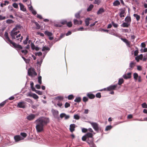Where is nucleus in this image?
I'll return each mask as SVG.
<instances>
[{"instance_id": "obj_1", "label": "nucleus", "mask_w": 147, "mask_h": 147, "mask_svg": "<svg viewBox=\"0 0 147 147\" xmlns=\"http://www.w3.org/2000/svg\"><path fill=\"white\" fill-rule=\"evenodd\" d=\"M49 118L42 117H39L36 120L34 123L36 124V131L40 133L44 131V127L49 123Z\"/></svg>"}, {"instance_id": "obj_2", "label": "nucleus", "mask_w": 147, "mask_h": 147, "mask_svg": "<svg viewBox=\"0 0 147 147\" xmlns=\"http://www.w3.org/2000/svg\"><path fill=\"white\" fill-rule=\"evenodd\" d=\"M93 134L91 133L88 132L83 136L82 138L83 141H86L88 143H91L94 142Z\"/></svg>"}, {"instance_id": "obj_3", "label": "nucleus", "mask_w": 147, "mask_h": 147, "mask_svg": "<svg viewBox=\"0 0 147 147\" xmlns=\"http://www.w3.org/2000/svg\"><path fill=\"white\" fill-rule=\"evenodd\" d=\"M90 123L95 131L96 132L101 131L102 130L101 127L97 123L91 122Z\"/></svg>"}, {"instance_id": "obj_4", "label": "nucleus", "mask_w": 147, "mask_h": 147, "mask_svg": "<svg viewBox=\"0 0 147 147\" xmlns=\"http://www.w3.org/2000/svg\"><path fill=\"white\" fill-rule=\"evenodd\" d=\"M9 44H11L12 45L13 47L17 50H20L22 49V47L20 45L16 44V43L11 41Z\"/></svg>"}, {"instance_id": "obj_5", "label": "nucleus", "mask_w": 147, "mask_h": 147, "mask_svg": "<svg viewBox=\"0 0 147 147\" xmlns=\"http://www.w3.org/2000/svg\"><path fill=\"white\" fill-rule=\"evenodd\" d=\"M51 112L54 117L58 119H59V117L58 116L59 111L57 110L52 109Z\"/></svg>"}, {"instance_id": "obj_6", "label": "nucleus", "mask_w": 147, "mask_h": 147, "mask_svg": "<svg viewBox=\"0 0 147 147\" xmlns=\"http://www.w3.org/2000/svg\"><path fill=\"white\" fill-rule=\"evenodd\" d=\"M26 103L24 101L20 102L18 103L17 107L18 108H24L26 107Z\"/></svg>"}, {"instance_id": "obj_7", "label": "nucleus", "mask_w": 147, "mask_h": 147, "mask_svg": "<svg viewBox=\"0 0 147 147\" xmlns=\"http://www.w3.org/2000/svg\"><path fill=\"white\" fill-rule=\"evenodd\" d=\"M28 74L29 76H32L33 75L36 76L37 75L34 69H29L28 71Z\"/></svg>"}, {"instance_id": "obj_8", "label": "nucleus", "mask_w": 147, "mask_h": 147, "mask_svg": "<svg viewBox=\"0 0 147 147\" xmlns=\"http://www.w3.org/2000/svg\"><path fill=\"white\" fill-rule=\"evenodd\" d=\"M36 116V115L30 114L26 117V118L28 120L31 121L35 119Z\"/></svg>"}, {"instance_id": "obj_9", "label": "nucleus", "mask_w": 147, "mask_h": 147, "mask_svg": "<svg viewBox=\"0 0 147 147\" xmlns=\"http://www.w3.org/2000/svg\"><path fill=\"white\" fill-rule=\"evenodd\" d=\"M4 36L5 37V41L8 43H9L10 42H11V40L9 38L8 36V33L7 32H5L4 34Z\"/></svg>"}, {"instance_id": "obj_10", "label": "nucleus", "mask_w": 147, "mask_h": 147, "mask_svg": "<svg viewBox=\"0 0 147 147\" xmlns=\"http://www.w3.org/2000/svg\"><path fill=\"white\" fill-rule=\"evenodd\" d=\"M117 86V84L111 85L107 88V91H109L112 90H115Z\"/></svg>"}, {"instance_id": "obj_11", "label": "nucleus", "mask_w": 147, "mask_h": 147, "mask_svg": "<svg viewBox=\"0 0 147 147\" xmlns=\"http://www.w3.org/2000/svg\"><path fill=\"white\" fill-rule=\"evenodd\" d=\"M16 31L12 30L11 32L10 35L13 39H16V36L18 34L16 32Z\"/></svg>"}, {"instance_id": "obj_12", "label": "nucleus", "mask_w": 147, "mask_h": 147, "mask_svg": "<svg viewBox=\"0 0 147 147\" xmlns=\"http://www.w3.org/2000/svg\"><path fill=\"white\" fill-rule=\"evenodd\" d=\"M22 28V26L20 24H17L15 27L13 29V30L16 31L18 30L21 29Z\"/></svg>"}, {"instance_id": "obj_13", "label": "nucleus", "mask_w": 147, "mask_h": 147, "mask_svg": "<svg viewBox=\"0 0 147 147\" xmlns=\"http://www.w3.org/2000/svg\"><path fill=\"white\" fill-rule=\"evenodd\" d=\"M130 25V24L127 22H123L121 25V27L123 28H128Z\"/></svg>"}, {"instance_id": "obj_14", "label": "nucleus", "mask_w": 147, "mask_h": 147, "mask_svg": "<svg viewBox=\"0 0 147 147\" xmlns=\"http://www.w3.org/2000/svg\"><path fill=\"white\" fill-rule=\"evenodd\" d=\"M75 124L74 123L70 125L69 130L71 132H72L75 130Z\"/></svg>"}, {"instance_id": "obj_15", "label": "nucleus", "mask_w": 147, "mask_h": 147, "mask_svg": "<svg viewBox=\"0 0 147 147\" xmlns=\"http://www.w3.org/2000/svg\"><path fill=\"white\" fill-rule=\"evenodd\" d=\"M136 64V63L135 62H134V61H131L130 62L129 64V69H132V68H133L135 66Z\"/></svg>"}, {"instance_id": "obj_16", "label": "nucleus", "mask_w": 147, "mask_h": 147, "mask_svg": "<svg viewBox=\"0 0 147 147\" xmlns=\"http://www.w3.org/2000/svg\"><path fill=\"white\" fill-rule=\"evenodd\" d=\"M127 75L126 74H124L123 75V77L125 79H127L130 78L131 77V73L130 72L128 73L127 74Z\"/></svg>"}, {"instance_id": "obj_17", "label": "nucleus", "mask_w": 147, "mask_h": 147, "mask_svg": "<svg viewBox=\"0 0 147 147\" xmlns=\"http://www.w3.org/2000/svg\"><path fill=\"white\" fill-rule=\"evenodd\" d=\"M105 11V10L102 8H99L98 11L97 12V14L99 15L102 14Z\"/></svg>"}, {"instance_id": "obj_18", "label": "nucleus", "mask_w": 147, "mask_h": 147, "mask_svg": "<svg viewBox=\"0 0 147 147\" xmlns=\"http://www.w3.org/2000/svg\"><path fill=\"white\" fill-rule=\"evenodd\" d=\"M19 5L20 6V9L23 11H26V8L24 7V5L21 3H19Z\"/></svg>"}, {"instance_id": "obj_19", "label": "nucleus", "mask_w": 147, "mask_h": 147, "mask_svg": "<svg viewBox=\"0 0 147 147\" xmlns=\"http://www.w3.org/2000/svg\"><path fill=\"white\" fill-rule=\"evenodd\" d=\"M82 21L80 20L79 21L77 19H74V23L75 25H79L82 24Z\"/></svg>"}, {"instance_id": "obj_20", "label": "nucleus", "mask_w": 147, "mask_h": 147, "mask_svg": "<svg viewBox=\"0 0 147 147\" xmlns=\"http://www.w3.org/2000/svg\"><path fill=\"white\" fill-rule=\"evenodd\" d=\"M125 21L126 22H128L130 24L131 21V19L130 16H127L125 19Z\"/></svg>"}, {"instance_id": "obj_21", "label": "nucleus", "mask_w": 147, "mask_h": 147, "mask_svg": "<svg viewBox=\"0 0 147 147\" xmlns=\"http://www.w3.org/2000/svg\"><path fill=\"white\" fill-rule=\"evenodd\" d=\"M120 4V3L119 1L118 0H116L113 2V5L114 6H117L119 5Z\"/></svg>"}, {"instance_id": "obj_22", "label": "nucleus", "mask_w": 147, "mask_h": 147, "mask_svg": "<svg viewBox=\"0 0 147 147\" xmlns=\"http://www.w3.org/2000/svg\"><path fill=\"white\" fill-rule=\"evenodd\" d=\"M14 138L15 141L16 142H18L21 140V137L19 135H17L15 136Z\"/></svg>"}, {"instance_id": "obj_23", "label": "nucleus", "mask_w": 147, "mask_h": 147, "mask_svg": "<svg viewBox=\"0 0 147 147\" xmlns=\"http://www.w3.org/2000/svg\"><path fill=\"white\" fill-rule=\"evenodd\" d=\"M91 19L89 18H88L85 20V25L86 26H88L89 24V21Z\"/></svg>"}, {"instance_id": "obj_24", "label": "nucleus", "mask_w": 147, "mask_h": 147, "mask_svg": "<svg viewBox=\"0 0 147 147\" xmlns=\"http://www.w3.org/2000/svg\"><path fill=\"white\" fill-rule=\"evenodd\" d=\"M87 95L90 99H93L95 97V95L92 94L88 93Z\"/></svg>"}, {"instance_id": "obj_25", "label": "nucleus", "mask_w": 147, "mask_h": 147, "mask_svg": "<svg viewBox=\"0 0 147 147\" xmlns=\"http://www.w3.org/2000/svg\"><path fill=\"white\" fill-rule=\"evenodd\" d=\"M81 11H79L78 12L76 13L75 15V17L77 19H80V14Z\"/></svg>"}, {"instance_id": "obj_26", "label": "nucleus", "mask_w": 147, "mask_h": 147, "mask_svg": "<svg viewBox=\"0 0 147 147\" xmlns=\"http://www.w3.org/2000/svg\"><path fill=\"white\" fill-rule=\"evenodd\" d=\"M44 34L45 35L49 36H51L52 35V33L51 32L47 31H45Z\"/></svg>"}, {"instance_id": "obj_27", "label": "nucleus", "mask_w": 147, "mask_h": 147, "mask_svg": "<svg viewBox=\"0 0 147 147\" xmlns=\"http://www.w3.org/2000/svg\"><path fill=\"white\" fill-rule=\"evenodd\" d=\"M134 78L135 81H136L137 80V78L139 77L138 74L137 73H135L134 74Z\"/></svg>"}, {"instance_id": "obj_28", "label": "nucleus", "mask_w": 147, "mask_h": 147, "mask_svg": "<svg viewBox=\"0 0 147 147\" xmlns=\"http://www.w3.org/2000/svg\"><path fill=\"white\" fill-rule=\"evenodd\" d=\"M94 7L93 5L91 4H90L89 7L87 8V10L88 11H91Z\"/></svg>"}, {"instance_id": "obj_29", "label": "nucleus", "mask_w": 147, "mask_h": 147, "mask_svg": "<svg viewBox=\"0 0 147 147\" xmlns=\"http://www.w3.org/2000/svg\"><path fill=\"white\" fill-rule=\"evenodd\" d=\"M81 100V98L80 97H76V99L74 100V101L77 102H80Z\"/></svg>"}, {"instance_id": "obj_30", "label": "nucleus", "mask_w": 147, "mask_h": 147, "mask_svg": "<svg viewBox=\"0 0 147 147\" xmlns=\"http://www.w3.org/2000/svg\"><path fill=\"white\" fill-rule=\"evenodd\" d=\"M9 3V2L8 1H4V3H1L0 4V5L1 7H3V5H8Z\"/></svg>"}, {"instance_id": "obj_31", "label": "nucleus", "mask_w": 147, "mask_h": 147, "mask_svg": "<svg viewBox=\"0 0 147 147\" xmlns=\"http://www.w3.org/2000/svg\"><path fill=\"white\" fill-rule=\"evenodd\" d=\"M134 17H135L137 21H138L140 19V16L137 14H134L133 15Z\"/></svg>"}, {"instance_id": "obj_32", "label": "nucleus", "mask_w": 147, "mask_h": 147, "mask_svg": "<svg viewBox=\"0 0 147 147\" xmlns=\"http://www.w3.org/2000/svg\"><path fill=\"white\" fill-rule=\"evenodd\" d=\"M50 50V49L48 47H47L46 46H45L43 47L42 49V51H44L45 50L49 51Z\"/></svg>"}, {"instance_id": "obj_33", "label": "nucleus", "mask_w": 147, "mask_h": 147, "mask_svg": "<svg viewBox=\"0 0 147 147\" xmlns=\"http://www.w3.org/2000/svg\"><path fill=\"white\" fill-rule=\"evenodd\" d=\"M124 81L123 79L120 78L117 84H118L120 85Z\"/></svg>"}, {"instance_id": "obj_34", "label": "nucleus", "mask_w": 147, "mask_h": 147, "mask_svg": "<svg viewBox=\"0 0 147 147\" xmlns=\"http://www.w3.org/2000/svg\"><path fill=\"white\" fill-rule=\"evenodd\" d=\"M6 22L8 24L12 23L14 22V21L12 20L8 19L6 21Z\"/></svg>"}, {"instance_id": "obj_35", "label": "nucleus", "mask_w": 147, "mask_h": 147, "mask_svg": "<svg viewBox=\"0 0 147 147\" xmlns=\"http://www.w3.org/2000/svg\"><path fill=\"white\" fill-rule=\"evenodd\" d=\"M38 82L40 84H42V77L41 76H38Z\"/></svg>"}, {"instance_id": "obj_36", "label": "nucleus", "mask_w": 147, "mask_h": 147, "mask_svg": "<svg viewBox=\"0 0 147 147\" xmlns=\"http://www.w3.org/2000/svg\"><path fill=\"white\" fill-rule=\"evenodd\" d=\"M29 40V36H28L25 40H24L23 42V43L24 45H26L27 44V41Z\"/></svg>"}, {"instance_id": "obj_37", "label": "nucleus", "mask_w": 147, "mask_h": 147, "mask_svg": "<svg viewBox=\"0 0 147 147\" xmlns=\"http://www.w3.org/2000/svg\"><path fill=\"white\" fill-rule=\"evenodd\" d=\"M112 128V127L111 125H108L105 128V130L108 131L109 130H110Z\"/></svg>"}, {"instance_id": "obj_38", "label": "nucleus", "mask_w": 147, "mask_h": 147, "mask_svg": "<svg viewBox=\"0 0 147 147\" xmlns=\"http://www.w3.org/2000/svg\"><path fill=\"white\" fill-rule=\"evenodd\" d=\"M111 24L115 28H117L118 26V24L115 23L113 21L111 22Z\"/></svg>"}, {"instance_id": "obj_39", "label": "nucleus", "mask_w": 147, "mask_h": 147, "mask_svg": "<svg viewBox=\"0 0 147 147\" xmlns=\"http://www.w3.org/2000/svg\"><path fill=\"white\" fill-rule=\"evenodd\" d=\"M32 97L35 99H37L38 98V95L34 93L32 94Z\"/></svg>"}, {"instance_id": "obj_40", "label": "nucleus", "mask_w": 147, "mask_h": 147, "mask_svg": "<svg viewBox=\"0 0 147 147\" xmlns=\"http://www.w3.org/2000/svg\"><path fill=\"white\" fill-rule=\"evenodd\" d=\"M34 23L36 26V28L38 29H40V25L36 22H35Z\"/></svg>"}, {"instance_id": "obj_41", "label": "nucleus", "mask_w": 147, "mask_h": 147, "mask_svg": "<svg viewBox=\"0 0 147 147\" xmlns=\"http://www.w3.org/2000/svg\"><path fill=\"white\" fill-rule=\"evenodd\" d=\"M121 11V12H120L119 14H123L125 13V10L123 9V8H121L119 9Z\"/></svg>"}, {"instance_id": "obj_42", "label": "nucleus", "mask_w": 147, "mask_h": 147, "mask_svg": "<svg viewBox=\"0 0 147 147\" xmlns=\"http://www.w3.org/2000/svg\"><path fill=\"white\" fill-rule=\"evenodd\" d=\"M74 118L76 120H78L80 118V117L77 114H75L74 116Z\"/></svg>"}, {"instance_id": "obj_43", "label": "nucleus", "mask_w": 147, "mask_h": 147, "mask_svg": "<svg viewBox=\"0 0 147 147\" xmlns=\"http://www.w3.org/2000/svg\"><path fill=\"white\" fill-rule=\"evenodd\" d=\"M74 98V96L73 95L71 94L69 95L68 96V99L69 100L73 99Z\"/></svg>"}, {"instance_id": "obj_44", "label": "nucleus", "mask_w": 147, "mask_h": 147, "mask_svg": "<svg viewBox=\"0 0 147 147\" xmlns=\"http://www.w3.org/2000/svg\"><path fill=\"white\" fill-rule=\"evenodd\" d=\"M88 144L90 145V147H96L94 142H92V143H89Z\"/></svg>"}, {"instance_id": "obj_45", "label": "nucleus", "mask_w": 147, "mask_h": 147, "mask_svg": "<svg viewBox=\"0 0 147 147\" xmlns=\"http://www.w3.org/2000/svg\"><path fill=\"white\" fill-rule=\"evenodd\" d=\"M7 101V100H5V101H3V102H2L0 104V106L1 107H3L4 106V105L5 104V103H6Z\"/></svg>"}, {"instance_id": "obj_46", "label": "nucleus", "mask_w": 147, "mask_h": 147, "mask_svg": "<svg viewBox=\"0 0 147 147\" xmlns=\"http://www.w3.org/2000/svg\"><path fill=\"white\" fill-rule=\"evenodd\" d=\"M96 96L98 98H100L101 97V93L100 92H98L96 94Z\"/></svg>"}, {"instance_id": "obj_47", "label": "nucleus", "mask_w": 147, "mask_h": 147, "mask_svg": "<svg viewBox=\"0 0 147 147\" xmlns=\"http://www.w3.org/2000/svg\"><path fill=\"white\" fill-rule=\"evenodd\" d=\"M21 52L22 53L24 54L25 55H26L28 53V51L26 49L22 50Z\"/></svg>"}, {"instance_id": "obj_48", "label": "nucleus", "mask_w": 147, "mask_h": 147, "mask_svg": "<svg viewBox=\"0 0 147 147\" xmlns=\"http://www.w3.org/2000/svg\"><path fill=\"white\" fill-rule=\"evenodd\" d=\"M142 106L143 108H147V104L145 102L142 103Z\"/></svg>"}, {"instance_id": "obj_49", "label": "nucleus", "mask_w": 147, "mask_h": 147, "mask_svg": "<svg viewBox=\"0 0 147 147\" xmlns=\"http://www.w3.org/2000/svg\"><path fill=\"white\" fill-rule=\"evenodd\" d=\"M12 5L15 8H18V4L16 3H13Z\"/></svg>"}, {"instance_id": "obj_50", "label": "nucleus", "mask_w": 147, "mask_h": 147, "mask_svg": "<svg viewBox=\"0 0 147 147\" xmlns=\"http://www.w3.org/2000/svg\"><path fill=\"white\" fill-rule=\"evenodd\" d=\"M35 92L39 95H42V92L40 90H36Z\"/></svg>"}, {"instance_id": "obj_51", "label": "nucleus", "mask_w": 147, "mask_h": 147, "mask_svg": "<svg viewBox=\"0 0 147 147\" xmlns=\"http://www.w3.org/2000/svg\"><path fill=\"white\" fill-rule=\"evenodd\" d=\"M56 98L58 100H63V97L60 96H58L57 98Z\"/></svg>"}, {"instance_id": "obj_52", "label": "nucleus", "mask_w": 147, "mask_h": 147, "mask_svg": "<svg viewBox=\"0 0 147 147\" xmlns=\"http://www.w3.org/2000/svg\"><path fill=\"white\" fill-rule=\"evenodd\" d=\"M70 106V104L68 103L67 102H66L65 105V108H67L69 107Z\"/></svg>"}, {"instance_id": "obj_53", "label": "nucleus", "mask_w": 147, "mask_h": 147, "mask_svg": "<svg viewBox=\"0 0 147 147\" xmlns=\"http://www.w3.org/2000/svg\"><path fill=\"white\" fill-rule=\"evenodd\" d=\"M31 47L32 49V50L35 49V48L36 47H35L34 44L32 42L31 43Z\"/></svg>"}, {"instance_id": "obj_54", "label": "nucleus", "mask_w": 147, "mask_h": 147, "mask_svg": "<svg viewBox=\"0 0 147 147\" xmlns=\"http://www.w3.org/2000/svg\"><path fill=\"white\" fill-rule=\"evenodd\" d=\"M67 25L68 27H71L72 26V23L71 22H69L67 23Z\"/></svg>"}, {"instance_id": "obj_55", "label": "nucleus", "mask_w": 147, "mask_h": 147, "mask_svg": "<svg viewBox=\"0 0 147 147\" xmlns=\"http://www.w3.org/2000/svg\"><path fill=\"white\" fill-rule=\"evenodd\" d=\"M65 36V34H61L58 39V40H60L61 38Z\"/></svg>"}, {"instance_id": "obj_56", "label": "nucleus", "mask_w": 147, "mask_h": 147, "mask_svg": "<svg viewBox=\"0 0 147 147\" xmlns=\"http://www.w3.org/2000/svg\"><path fill=\"white\" fill-rule=\"evenodd\" d=\"M20 134L24 138H25L27 136V134L25 133H22Z\"/></svg>"}, {"instance_id": "obj_57", "label": "nucleus", "mask_w": 147, "mask_h": 147, "mask_svg": "<svg viewBox=\"0 0 147 147\" xmlns=\"http://www.w3.org/2000/svg\"><path fill=\"white\" fill-rule=\"evenodd\" d=\"M88 129L85 128H82V131L83 133H86L88 131Z\"/></svg>"}, {"instance_id": "obj_58", "label": "nucleus", "mask_w": 147, "mask_h": 147, "mask_svg": "<svg viewBox=\"0 0 147 147\" xmlns=\"http://www.w3.org/2000/svg\"><path fill=\"white\" fill-rule=\"evenodd\" d=\"M88 99L85 96L83 97V100L84 102H86L88 101Z\"/></svg>"}, {"instance_id": "obj_59", "label": "nucleus", "mask_w": 147, "mask_h": 147, "mask_svg": "<svg viewBox=\"0 0 147 147\" xmlns=\"http://www.w3.org/2000/svg\"><path fill=\"white\" fill-rule=\"evenodd\" d=\"M65 113H62L60 115V117L61 119H62L63 117H65Z\"/></svg>"}, {"instance_id": "obj_60", "label": "nucleus", "mask_w": 147, "mask_h": 147, "mask_svg": "<svg viewBox=\"0 0 147 147\" xmlns=\"http://www.w3.org/2000/svg\"><path fill=\"white\" fill-rule=\"evenodd\" d=\"M100 3L99 0H95L94 3L95 4H99Z\"/></svg>"}, {"instance_id": "obj_61", "label": "nucleus", "mask_w": 147, "mask_h": 147, "mask_svg": "<svg viewBox=\"0 0 147 147\" xmlns=\"http://www.w3.org/2000/svg\"><path fill=\"white\" fill-rule=\"evenodd\" d=\"M6 17L5 16H3L0 15V20H3L5 19Z\"/></svg>"}, {"instance_id": "obj_62", "label": "nucleus", "mask_w": 147, "mask_h": 147, "mask_svg": "<svg viewBox=\"0 0 147 147\" xmlns=\"http://www.w3.org/2000/svg\"><path fill=\"white\" fill-rule=\"evenodd\" d=\"M135 59L137 62H139L140 60V59L138 56L135 57Z\"/></svg>"}, {"instance_id": "obj_63", "label": "nucleus", "mask_w": 147, "mask_h": 147, "mask_svg": "<svg viewBox=\"0 0 147 147\" xmlns=\"http://www.w3.org/2000/svg\"><path fill=\"white\" fill-rule=\"evenodd\" d=\"M137 69L139 71H141L142 70V67L140 65H138L137 66Z\"/></svg>"}, {"instance_id": "obj_64", "label": "nucleus", "mask_w": 147, "mask_h": 147, "mask_svg": "<svg viewBox=\"0 0 147 147\" xmlns=\"http://www.w3.org/2000/svg\"><path fill=\"white\" fill-rule=\"evenodd\" d=\"M86 30V29H84V28L83 27L79 28L78 29V30L79 31H83L84 30Z\"/></svg>"}]
</instances>
